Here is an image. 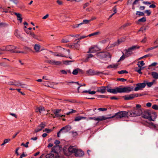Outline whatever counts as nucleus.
Masks as SVG:
<instances>
[{
	"mask_svg": "<svg viewBox=\"0 0 158 158\" xmlns=\"http://www.w3.org/2000/svg\"><path fill=\"white\" fill-rule=\"evenodd\" d=\"M142 117L148 119L149 121H154L157 117L156 113L150 110H145L142 114Z\"/></svg>",
	"mask_w": 158,
	"mask_h": 158,
	"instance_id": "1",
	"label": "nucleus"
},
{
	"mask_svg": "<svg viewBox=\"0 0 158 158\" xmlns=\"http://www.w3.org/2000/svg\"><path fill=\"white\" fill-rule=\"evenodd\" d=\"M139 48V46L137 45H135L132 46L127 49H126L125 50V54H124L123 52H122L123 55L120 57L119 59L118 60V62L123 60L125 58L129 56L132 54V51L138 49Z\"/></svg>",
	"mask_w": 158,
	"mask_h": 158,
	"instance_id": "2",
	"label": "nucleus"
},
{
	"mask_svg": "<svg viewBox=\"0 0 158 158\" xmlns=\"http://www.w3.org/2000/svg\"><path fill=\"white\" fill-rule=\"evenodd\" d=\"M128 112L126 111H120L116 113L114 115L110 116L111 118L115 117L116 118L120 119L124 117H128Z\"/></svg>",
	"mask_w": 158,
	"mask_h": 158,
	"instance_id": "3",
	"label": "nucleus"
},
{
	"mask_svg": "<svg viewBox=\"0 0 158 158\" xmlns=\"http://www.w3.org/2000/svg\"><path fill=\"white\" fill-rule=\"evenodd\" d=\"M77 149L75 146H70L67 150L64 149L63 152L65 155L69 156L72 153L75 154Z\"/></svg>",
	"mask_w": 158,
	"mask_h": 158,
	"instance_id": "4",
	"label": "nucleus"
},
{
	"mask_svg": "<svg viewBox=\"0 0 158 158\" xmlns=\"http://www.w3.org/2000/svg\"><path fill=\"white\" fill-rule=\"evenodd\" d=\"M142 113L140 109L135 108L134 110L128 112V115L131 117H135L140 116Z\"/></svg>",
	"mask_w": 158,
	"mask_h": 158,
	"instance_id": "5",
	"label": "nucleus"
},
{
	"mask_svg": "<svg viewBox=\"0 0 158 158\" xmlns=\"http://www.w3.org/2000/svg\"><path fill=\"white\" fill-rule=\"evenodd\" d=\"M98 56L99 58L101 59H104L105 60H107L111 58V56L110 53L106 52L99 53L98 54Z\"/></svg>",
	"mask_w": 158,
	"mask_h": 158,
	"instance_id": "6",
	"label": "nucleus"
},
{
	"mask_svg": "<svg viewBox=\"0 0 158 158\" xmlns=\"http://www.w3.org/2000/svg\"><path fill=\"white\" fill-rule=\"evenodd\" d=\"M141 96L140 94H128L123 96V98L125 100H129L133 99L135 97Z\"/></svg>",
	"mask_w": 158,
	"mask_h": 158,
	"instance_id": "7",
	"label": "nucleus"
},
{
	"mask_svg": "<svg viewBox=\"0 0 158 158\" xmlns=\"http://www.w3.org/2000/svg\"><path fill=\"white\" fill-rule=\"evenodd\" d=\"M103 72H99L98 71H95L94 70L92 69H89L86 71V73L88 74L89 75L93 76V75H99L101 74H104Z\"/></svg>",
	"mask_w": 158,
	"mask_h": 158,
	"instance_id": "8",
	"label": "nucleus"
},
{
	"mask_svg": "<svg viewBox=\"0 0 158 158\" xmlns=\"http://www.w3.org/2000/svg\"><path fill=\"white\" fill-rule=\"evenodd\" d=\"M71 129V126H66L62 127L60 131L57 133V136L58 137H60V134L61 133H66L70 130Z\"/></svg>",
	"mask_w": 158,
	"mask_h": 158,
	"instance_id": "9",
	"label": "nucleus"
},
{
	"mask_svg": "<svg viewBox=\"0 0 158 158\" xmlns=\"http://www.w3.org/2000/svg\"><path fill=\"white\" fill-rule=\"evenodd\" d=\"M45 123H42L38 126L34 130V132L37 133L42 130L45 127Z\"/></svg>",
	"mask_w": 158,
	"mask_h": 158,
	"instance_id": "10",
	"label": "nucleus"
},
{
	"mask_svg": "<svg viewBox=\"0 0 158 158\" xmlns=\"http://www.w3.org/2000/svg\"><path fill=\"white\" fill-rule=\"evenodd\" d=\"M136 86H137L134 89L135 91H137L144 88L146 86V84L144 83H138L136 84Z\"/></svg>",
	"mask_w": 158,
	"mask_h": 158,
	"instance_id": "11",
	"label": "nucleus"
},
{
	"mask_svg": "<svg viewBox=\"0 0 158 158\" xmlns=\"http://www.w3.org/2000/svg\"><path fill=\"white\" fill-rule=\"evenodd\" d=\"M80 41L78 40L76 43H74L71 45H69V46L70 48L78 49L80 46Z\"/></svg>",
	"mask_w": 158,
	"mask_h": 158,
	"instance_id": "12",
	"label": "nucleus"
},
{
	"mask_svg": "<svg viewBox=\"0 0 158 158\" xmlns=\"http://www.w3.org/2000/svg\"><path fill=\"white\" fill-rule=\"evenodd\" d=\"M107 88H108V86H101L98 87L97 92L102 94L106 92Z\"/></svg>",
	"mask_w": 158,
	"mask_h": 158,
	"instance_id": "13",
	"label": "nucleus"
},
{
	"mask_svg": "<svg viewBox=\"0 0 158 158\" xmlns=\"http://www.w3.org/2000/svg\"><path fill=\"white\" fill-rule=\"evenodd\" d=\"M98 48L97 46H94L89 48V51L87 52L88 53H94L98 51Z\"/></svg>",
	"mask_w": 158,
	"mask_h": 158,
	"instance_id": "14",
	"label": "nucleus"
},
{
	"mask_svg": "<svg viewBox=\"0 0 158 158\" xmlns=\"http://www.w3.org/2000/svg\"><path fill=\"white\" fill-rule=\"evenodd\" d=\"M110 118V117H105L104 116H101L97 117H96V121H97L98 122L104 120L108 119Z\"/></svg>",
	"mask_w": 158,
	"mask_h": 158,
	"instance_id": "15",
	"label": "nucleus"
},
{
	"mask_svg": "<svg viewBox=\"0 0 158 158\" xmlns=\"http://www.w3.org/2000/svg\"><path fill=\"white\" fill-rule=\"evenodd\" d=\"M74 155L76 157H81L84 155V153L81 150L77 149L74 154Z\"/></svg>",
	"mask_w": 158,
	"mask_h": 158,
	"instance_id": "16",
	"label": "nucleus"
},
{
	"mask_svg": "<svg viewBox=\"0 0 158 158\" xmlns=\"http://www.w3.org/2000/svg\"><path fill=\"white\" fill-rule=\"evenodd\" d=\"M47 63L51 64L59 65L61 64V62L60 61H56L54 60H48L47 61Z\"/></svg>",
	"mask_w": 158,
	"mask_h": 158,
	"instance_id": "17",
	"label": "nucleus"
},
{
	"mask_svg": "<svg viewBox=\"0 0 158 158\" xmlns=\"http://www.w3.org/2000/svg\"><path fill=\"white\" fill-rule=\"evenodd\" d=\"M137 65L138 66V67L139 68V69L137 67H136L135 68V71L137 72L139 74H142V73L141 71L144 68V67H143L142 66H141V65H140L139 63L137 64Z\"/></svg>",
	"mask_w": 158,
	"mask_h": 158,
	"instance_id": "18",
	"label": "nucleus"
},
{
	"mask_svg": "<svg viewBox=\"0 0 158 158\" xmlns=\"http://www.w3.org/2000/svg\"><path fill=\"white\" fill-rule=\"evenodd\" d=\"M123 93H128L133 90L132 87H123Z\"/></svg>",
	"mask_w": 158,
	"mask_h": 158,
	"instance_id": "19",
	"label": "nucleus"
},
{
	"mask_svg": "<svg viewBox=\"0 0 158 158\" xmlns=\"http://www.w3.org/2000/svg\"><path fill=\"white\" fill-rule=\"evenodd\" d=\"M6 47L8 48V49L6 50V51H10L11 52H13V51H14V49H19V48L17 47H15L13 45H8L6 46Z\"/></svg>",
	"mask_w": 158,
	"mask_h": 158,
	"instance_id": "20",
	"label": "nucleus"
},
{
	"mask_svg": "<svg viewBox=\"0 0 158 158\" xmlns=\"http://www.w3.org/2000/svg\"><path fill=\"white\" fill-rule=\"evenodd\" d=\"M14 14L16 16L17 19L20 22V23H21L22 21L21 15L19 13L16 12L14 13Z\"/></svg>",
	"mask_w": 158,
	"mask_h": 158,
	"instance_id": "21",
	"label": "nucleus"
},
{
	"mask_svg": "<svg viewBox=\"0 0 158 158\" xmlns=\"http://www.w3.org/2000/svg\"><path fill=\"white\" fill-rule=\"evenodd\" d=\"M16 86L22 88H27V86L25 84H22L21 83V82L19 81H18Z\"/></svg>",
	"mask_w": 158,
	"mask_h": 158,
	"instance_id": "22",
	"label": "nucleus"
},
{
	"mask_svg": "<svg viewBox=\"0 0 158 158\" xmlns=\"http://www.w3.org/2000/svg\"><path fill=\"white\" fill-rule=\"evenodd\" d=\"M79 72L83 73V71L82 70L77 68V69L73 70L72 72V74L73 75H77Z\"/></svg>",
	"mask_w": 158,
	"mask_h": 158,
	"instance_id": "23",
	"label": "nucleus"
},
{
	"mask_svg": "<svg viewBox=\"0 0 158 158\" xmlns=\"http://www.w3.org/2000/svg\"><path fill=\"white\" fill-rule=\"evenodd\" d=\"M123 87H122V86H120L119 87H117L115 88L116 94L117 93H123Z\"/></svg>",
	"mask_w": 158,
	"mask_h": 158,
	"instance_id": "24",
	"label": "nucleus"
},
{
	"mask_svg": "<svg viewBox=\"0 0 158 158\" xmlns=\"http://www.w3.org/2000/svg\"><path fill=\"white\" fill-rule=\"evenodd\" d=\"M30 34L29 35V36L37 40H40L39 39L38 36L35 35L33 32H31V33H30Z\"/></svg>",
	"mask_w": 158,
	"mask_h": 158,
	"instance_id": "25",
	"label": "nucleus"
},
{
	"mask_svg": "<svg viewBox=\"0 0 158 158\" xmlns=\"http://www.w3.org/2000/svg\"><path fill=\"white\" fill-rule=\"evenodd\" d=\"M17 81H10L7 82V84L10 85H14L15 86H17Z\"/></svg>",
	"mask_w": 158,
	"mask_h": 158,
	"instance_id": "26",
	"label": "nucleus"
},
{
	"mask_svg": "<svg viewBox=\"0 0 158 158\" xmlns=\"http://www.w3.org/2000/svg\"><path fill=\"white\" fill-rule=\"evenodd\" d=\"M40 48V45L38 44H35L34 46V49L36 52L39 51Z\"/></svg>",
	"mask_w": 158,
	"mask_h": 158,
	"instance_id": "27",
	"label": "nucleus"
},
{
	"mask_svg": "<svg viewBox=\"0 0 158 158\" xmlns=\"http://www.w3.org/2000/svg\"><path fill=\"white\" fill-rule=\"evenodd\" d=\"M106 90L107 91L110 93H113L114 94H116V91H115V89H109L108 87V88L106 89Z\"/></svg>",
	"mask_w": 158,
	"mask_h": 158,
	"instance_id": "28",
	"label": "nucleus"
},
{
	"mask_svg": "<svg viewBox=\"0 0 158 158\" xmlns=\"http://www.w3.org/2000/svg\"><path fill=\"white\" fill-rule=\"evenodd\" d=\"M118 66V64H113L109 65L107 66V68L108 69H109L110 68L116 69L117 68Z\"/></svg>",
	"mask_w": 158,
	"mask_h": 158,
	"instance_id": "29",
	"label": "nucleus"
},
{
	"mask_svg": "<svg viewBox=\"0 0 158 158\" xmlns=\"http://www.w3.org/2000/svg\"><path fill=\"white\" fill-rule=\"evenodd\" d=\"M148 124L150 127L155 128H156L158 127V125L155 124L152 122L149 123Z\"/></svg>",
	"mask_w": 158,
	"mask_h": 158,
	"instance_id": "30",
	"label": "nucleus"
},
{
	"mask_svg": "<svg viewBox=\"0 0 158 158\" xmlns=\"http://www.w3.org/2000/svg\"><path fill=\"white\" fill-rule=\"evenodd\" d=\"M152 75L153 78L158 79V73L156 72H152Z\"/></svg>",
	"mask_w": 158,
	"mask_h": 158,
	"instance_id": "31",
	"label": "nucleus"
},
{
	"mask_svg": "<svg viewBox=\"0 0 158 158\" xmlns=\"http://www.w3.org/2000/svg\"><path fill=\"white\" fill-rule=\"evenodd\" d=\"M15 36L18 38L22 39L23 38L20 34L17 31H16L15 33Z\"/></svg>",
	"mask_w": 158,
	"mask_h": 158,
	"instance_id": "32",
	"label": "nucleus"
},
{
	"mask_svg": "<svg viewBox=\"0 0 158 158\" xmlns=\"http://www.w3.org/2000/svg\"><path fill=\"white\" fill-rule=\"evenodd\" d=\"M55 116L53 117V118H58V117H62L64 116L63 115H61L59 113H54Z\"/></svg>",
	"mask_w": 158,
	"mask_h": 158,
	"instance_id": "33",
	"label": "nucleus"
},
{
	"mask_svg": "<svg viewBox=\"0 0 158 158\" xmlns=\"http://www.w3.org/2000/svg\"><path fill=\"white\" fill-rule=\"evenodd\" d=\"M54 155L52 153L48 154L46 155L45 158H53Z\"/></svg>",
	"mask_w": 158,
	"mask_h": 158,
	"instance_id": "34",
	"label": "nucleus"
},
{
	"mask_svg": "<svg viewBox=\"0 0 158 158\" xmlns=\"http://www.w3.org/2000/svg\"><path fill=\"white\" fill-rule=\"evenodd\" d=\"M39 112L40 114L43 111L45 110L44 108L41 106L39 107Z\"/></svg>",
	"mask_w": 158,
	"mask_h": 158,
	"instance_id": "35",
	"label": "nucleus"
},
{
	"mask_svg": "<svg viewBox=\"0 0 158 158\" xmlns=\"http://www.w3.org/2000/svg\"><path fill=\"white\" fill-rule=\"evenodd\" d=\"M83 118H85L81 116H78L75 118L74 121H78Z\"/></svg>",
	"mask_w": 158,
	"mask_h": 158,
	"instance_id": "36",
	"label": "nucleus"
},
{
	"mask_svg": "<svg viewBox=\"0 0 158 158\" xmlns=\"http://www.w3.org/2000/svg\"><path fill=\"white\" fill-rule=\"evenodd\" d=\"M89 22H90L89 20L85 19L83 20L82 22L81 23V25L84 24H86L89 23Z\"/></svg>",
	"mask_w": 158,
	"mask_h": 158,
	"instance_id": "37",
	"label": "nucleus"
},
{
	"mask_svg": "<svg viewBox=\"0 0 158 158\" xmlns=\"http://www.w3.org/2000/svg\"><path fill=\"white\" fill-rule=\"evenodd\" d=\"M99 33H100V32H99V31L96 32L91 33V34H90L88 35L87 36V37L88 36L91 37L92 36H94L95 35H97Z\"/></svg>",
	"mask_w": 158,
	"mask_h": 158,
	"instance_id": "38",
	"label": "nucleus"
},
{
	"mask_svg": "<svg viewBox=\"0 0 158 158\" xmlns=\"http://www.w3.org/2000/svg\"><path fill=\"white\" fill-rule=\"evenodd\" d=\"M155 82V80L151 82H147L146 84L148 87H151L153 84Z\"/></svg>",
	"mask_w": 158,
	"mask_h": 158,
	"instance_id": "39",
	"label": "nucleus"
},
{
	"mask_svg": "<svg viewBox=\"0 0 158 158\" xmlns=\"http://www.w3.org/2000/svg\"><path fill=\"white\" fill-rule=\"evenodd\" d=\"M136 15H138L139 16H143L144 15V13L143 12L139 11H136Z\"/></svg>",
	"mask_w": 158,
	"mask_h": 158,
	"instance_id": "40",
	"label": "nucleus"
},
{
	"mask_svg": "<svg viewBox=\"0 0 158 158\" xmlns=\"http://www.w3.org/2000/svg\"><path fill=\"white\" fill-rule=\"evenodd\" d=\"M146 21V19L145 17H143L141 19H140L138 20V21L141 22H144Z\"/></svg>",
	"mask_w": 158,
	"mask_h": 158,
	"instance_id": "41",
	"label": "nucleus"
},
{
	"mask_svg": "<svg viewBox=\"0 0 158 158\" xmlns=\"http://www.w3.org/2000/svg\"><path fill=\"white\" fill-rule=\"evenodd\" d=\"M118 73L119 74H122L123 73H127L128 72L126 70H122L118 71Z\"/></svg>",
	"mask_w": 158,
	"mask_h": 158,
	"instance_id": "42",
	"label": "nucleus"
},
{
	"mask_svg": "<svg viewBox=\"0 0 158 158\" xmlns=\"http://www.w3.org/2000/svg\"><path fill=\"white\" fill-rule=\"evenodd\" d=\"M54 55L55 56H61L63 57H67L65 56L64 55H62L61 54H58V53H55L54 54Z\"/></svg>",
	"mask_w": 158,
	"mask_h": 158,
	"instance_id": "43",
	"label": "nucleus"
},
{
	"mask_svg": "<svg viewBox=\"0 0 158 158\" xmlns=\"http://www.w3.org/2000/svg\"><path fill=\"white\" fill-rule=\"evenodd\" d=\"M27 156V154H26V153H24V152H23L22 154L19 158H23V157H26Z\"/></svg>",
	"mask_w": 158,
	"mask_h": 158,
	"instance_id": "44",
	"label": "nucleus"
},
{
	"mask_svg": "<svg viewBox=\"0 0 158 158\" xmlns=\"http://www.w3.org/2000/svg\"><path fill=\"white\" fill-rule=\"evenodd\" d=\"M8 49V48L6 47V46H3L2 48H0V51H6V50Z\"/></svg>",
	"mask_w": 158,
	"mask_h": 158,
	"instance_id": "45",
	"label": "nucleus"
},
{
	"mask_svg": "<svg viewBox=\"0 0 158 158\" xmlns=\"http://www.w3.org/2000/svg\"><path fill=\"white\" fill-rule=\"evenodd\" d=\"M81 25V23L78 24L73 25L72 26V27L74 28H77L79 27V26Z\"/></svg>",
	"mask_w": 158,
	"mask_h": 158,
	"instance_id": "46",
	"label": "nucleus"
},
{
	"mask_svg": "<svg viewBox=\"0 0 158 158\" xmlns=\"http://www.w3.org/2000/svg\"><path fill=\"white\" fill-rule=\"evenodd\" d=\"M98 110L100 111H106L107 110L106 108H100L98 109Z\"/></svg>",
	"mask_w": 158,
	"mask_h": 158,
	"instance_id": "47",
	"label": "nucleus"
},
{
	"mask_svg": "<svg viewBox=\"0 0 158 158\" xmlns=\"http://www.w3.org/2000/svg\"><path fill=\"white\" fill-rule=\"evenodd\" d=\"M71 111L67 113H66V114L67 115H69V114H70L71 113H74L76 112L75 110H73V109H71Z\"/></svg>",
	"mask_w": 158,
	"mask_h": 158,
	"instance_id": "48",
	"label": "nucleus"
},
{
	"mask_svg": "<svg viewBox=\"0 0 158 158\" xmlns=\"http://www.w3.org/2000/svg\"><path fill=\"white\" fill-rule=\"evenodd\" d=\"M138 64H139L141 66H143L145 65V63H144L143 61H139L137 62Z\"/></svg>",
	"mask_w": 158,
	"mask_h": 158,
	"instance_id": "49",
	"label": "nucleus"
},
{
	"mask_svg": "<svg viewBox=\"0 0 158 158\" xmlns=\"http://www.w3.org/2000/svg\"><path fill=\"white\" fill-rule=\"evenodd\" d=\"M152 108L155 110H158V106L156 105H154L152 106Z\"/></svg>",
	"mask_w": 158,
	"mask_h": 158,
	"instance_id": "50",
	"label": "nucleus"
},
{
	"mask_svg": "<svg viewBox=\"0 0 158 158\" xmlns=\"http://www.w3.org/2000/svg\"><path fill=\"white\" fill-rule=\"evenodd\" d=\"M56 2L58 3V4L59 5H62L63 4V2L59 0H57L56 1Z\"/></svg>",
	"mask_w": 158,
	"mask_h": 158,
	"instance_id": "51",
	"label": "nucleus"
},
{
	"mask_svg": "<svg viewBox=\"0 0 158 158\" xmlns=\"http://www.w3.org/2000/svg\"><path fill=\"white\" fill-rule=\"evenodd\" d=\"M157 64V63L156 62H154L153 63H152L150 65H149V67H150L151 66H156Z\"/></svg>",
	"mask_w": 158,
	"mask_h": 158,
	"instance_id": "52",
	"label": "nucleus"
},
{
	"mask_svg": "<svg viewBox=\"0 0 158 158\" xmlns=\"http://www.w3.org/2000/svg\"><path fill=\"white\" fill-rule=\"evenodd\" d=\"M117 80L122 81V82H124L125 81H127V80L126 79H125L123 78H118L117 79Z\"/></svg>",
	"mask_w": 158,
	"mask_h": 158,
	"instance_id": "53",
	"label": "nucleus"
},
{
	"mask_svg": "<svg viewBox=\"0 0 158 158\" xmlns=\"http://www.w3.org/2000/svg\"><path fill=\"white\" fill-rule=\"evenodd\" d=\"M98 98H108V96H106L104 95H98L97 96Z\"/></svg>",
	"mask_w": 158,
	"mask_h": 158,
	"instance_id": "54",
	"label": "nucleus"
},
{
	"mask_svg": "<svg viewBox=\"0 0 158 158\" xmlns=\"http://www.w3.org/2000/svg\"><path fill=\"white\" fill-rule=\"evenodd\" d=\"M129 25V23H126L124 25H123L122 27H121V28H124L125 27H127Z\"/></svg>",
	"mask_w": 158,
	"mask_h": 158,
	"instance_id": "55",
	"label": "nucleus"
},
{
	"mask_svg": "<svg viewBox=\"0 0 158 158\" xmlns=\"http://www.w3.org/2000/svg\"><path fill=\"white\" fill-rule=\"evenodd\" d=\"M145 12L146 13H147V15L148 16H149L151 13V11H150V10H146L145 11Z\"/></svg>",
	"mask_w": 158,
	"mask_h": 158,
	"instance_id": "56",
	"label": "nucleus"
},
{
	"mask_svg": "<svg viewBox=\"0 0 158 158\" xmlns=\"http://www.w3.org/2000/svg\"><path fill=\"white\" fill-rule=\"evenodd\" d=\"M96 92L95 91H91L90 90H89V94H94Z\"/></svg>",
	"mask_w": 158,
	"mask_h": 158,
	"instance_id": "57",
	"label": "nucleus"
},
{
	"mask_svg": "<svg viewBox=\"0 0 158 158\" xmlns=\"http://www.w3.org/2000/svg\"><path fill=\"white\" fill-rule=\"evenodd\" d=\"M7 24L5 23H0V26L2 27H5L6 26H7Z\"/></svg>",
	"mask_w": 158,
	"mask_h": 158,
	"instance_id": "58",
	"label": "nucleus"
},
{
	"mask_svg": "<svg viewBox=\"0 0 158 158\" xmlns=\"http://www.w3.org/2000/svg\"><path fill=\"white\" fill-rule=\"evenodd\" d=\"M72 62V61L65 60V61H63V63L65 64H69V62Z\"/></svg>",
	"mask_w": 158,
	"mask_h": 158,
	"instance_id": "59",
	"label": "nucleus"
},
{
	"mask_svg": "<svg viewBox=\"0 0 158 158\" xmlns=\"http://www.w3.org/2000/svg\"><path fill=\"white\" fill-rule=\"evenodd\" d=\"M10 140V139H5L4 141V143H6L9 142Z\"/></svg>",
	"mask_w": 158,
	"mask_h": 158,
	"instance_id": "60",
	"label": "nucleus"
},
{
	"mask_svg": "<svg viewBox=\"0 0 158 158\" xmlns=\"http://www.w3.org/2000/svg\"><path fill=\"white\" fill-rule=\"evenodd\" d=\"M147 40V38L144 37L143 39L141 41V42L142 43H144L146 42Z\"/></svg>",
	"mask_w": 158,
	"mask_h": 158,
	"instance_id": "61",
	"label": "nucleus"
},
{
	"mask_svg": "<svg viewBox=\"0 0 158 158\" xmlns=\"http://www.w3.org/2000/svg\"><path fill=\"white\" fill-rule=\"evenodd\" d=\"M60 72L63 74H67V71L64 70H61Z\"/></svg>",
	"mask_w": 158,
	"mask_h": 158,
	"instance_id": "62",
	"label": "nucleus"
},
{
	"mask_svg": "<svg viewBox=\"0 0 158 158\" xmlns=\"http://www.w3.org/2000/svg\"><path fill=\"white\" fill-rule=\"evenodd\" d=\"M60 143V142L58 140H56L55 141L54 143L56 145L59 144Z\"/></svg>",
	"mask_w": 158,
	"mask_h": 158,
	"instance_id": "63",
	"label": "nucleus"
},
{
	"mask_svg": "<svg viewBox=\"0 0 158 158\" xmlns=\"http://www.w3.org/2000/svg\"><path fill=\"white\" fill-rule=\"evenodd\" d=\"M49 16V15L48 14H46L45 16H43L42 17V19H47Z\"/></svg>",
	"mask_w": 158,
	"mask_h": 158,
	"instance_id": "64",
	"label": "nucleus"
}]
</instances>
